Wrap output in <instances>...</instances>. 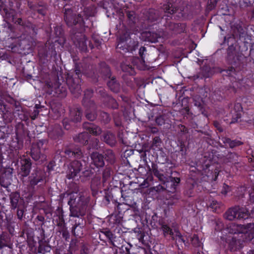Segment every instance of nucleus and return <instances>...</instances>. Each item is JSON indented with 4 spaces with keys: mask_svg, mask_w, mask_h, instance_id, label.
<instances>
[{
    "mask_svg": "<svg viewBox=\"0 0 254 254\" xmlns=\"http://www.w3.org/2000/svg\"><path fill=\"white\" fill-rule=\"evenodd\" d=\"M143 34L148 41L155 43L158 42L159 38L167 37L168 36V32L160 30L157 32L146 31L144 32Z\"/></svg>",
    "mask_w": 254,
    "mask_h": 254,
    "instance_id": "0eeeda50",
    "label": "nucleus"
},
{
    "mask_svg": "<svg viewBox=\"0 0 254 254\" xmlns=\"http://www.w3.org/2000/svg\"><path fill=\"white\" fill-rule=\"evenodd\" d=\"M63 124L65 129H69L70 128V126L68 119H64L63 121Z\"/></svg>",
    "mask_w": 254,
    "mask_h": 254,
    "instance_id": "4d7b16f0",
    "label": "nucleus"
},
{
    "mask_svg": "<svg viewBox=\"0 0 254 254\" xmlns=\"http://www.w3.org/2000/svg\"><path fill=\"white\" fill-rule=\"evenodd\" d=\"M70 116L73 122H78L81 121L82 113L79 108H74L70 110Z\"/></svg>",
    "mask_w": 254,
    "mask_h": 254,
    "instance_id": "b1692460",
    "label": "nucleus"
},
{
    "mask_svg": "<svg viewBox=\"0 0 254 254\" xmlns=\"http://www.w3.org/2000/svg\"><path fill=\"white\" fill-rule=\"evenodd\" d=\"M106 100H104V102H107V105L111 108L113 109H117L118 107V104L116 101L111 96H107L105 98Z\"/></svg>",
    "mask_w": 254,
    "mask_h": 254,
    "instance_id": "c9c22d12",
    "label": "nucleus"
},
{
    "mask_svg": "<svg viewBox=\"0 0 254 254\" xmlns=\"http://www.w3.org/2000/svg\"><path fill=\"white\" fill-rule=\"evenodd\" d=\"M137 46V42L131 39L128 34H126L120 37L117 48L119 52L124 53L134 51Z\"/></svg>",
    "mask_w": 254,
    "mask_h": 254,
    "instance_id": "20e7f679",
    "label": "nucleus"
},
{
    "mask_svg": "<svg viewBox=\"0 0 254 254\" xmlns=\"http://www.w3.org/2000/svg\"><path fill=\"white\" fill-rule=\"evenodd\" d=\"M166 121V116L165 115H161L156 118L155 121L158 126H162L165 124Z\"/></svg>",
    "mask_w": 254,
    "mask_h": 254,
    "instance_id": "a18cd8bd",
    "label": "nucleus"
},
{
    "mask_svg": "<svg viewBox=\"0 0 254 254\" xmlns=\"http://www.w3.org/2000/svg\"><path fill=\"white\" fill-rule=\"evenodd\" d=\"M100 71L101 74L105 78H109L110 79L113 77L109 67L105 63L101 64Z\"/></svg>",
    "mask_w": 254,
    "mask_h": 254,
    "instance_id": "c85d7f7f",
    "label": "nucleus"
},
{
    "mask_svg": "<svg viewBox=\"0 0 254 254\" xmlns=\"http://www.w3.org/2000/svg\"><path fill=\"white\" fill-rule=\"evenodd\" d=\"M62 236L66 240L69 238V235L66 229L63 228L62 230Z\"/></svg>",
    "mask_w": 254,
    "mask_h": 254,
    "instance_id": "864d4df0",
    "label": "nucleus"
},
{
    "mask_svg": "<svg viewBox=\"0 0 254 254\" xmlns=\"http://www.w3.org/2000/svg\"><path fill=\"white\" fill-rule=\"evenodd\" d=\"M220 144L223 143L224 144L221 145V146H224L225 147H229L233 148L243 144V143L240 141L236 140H232L230 138L226 137H222L221 138H220Z\"/></svg>",
    "mask_w": 254,
    "mask_h": 254,
    "instance_id": "ddd939ff",
    "label": "nucleus"
},
{
    "mask_svg": "<svg viewBox=\"0 0 254 254\" xmlns=\"http://www.w3.org/2000/svg\"><path fill=\"white\" fill-rule=\"evenodd\" d=\"M26 27L27 28L31 29L32 30L34 33H36V31L37 30V29L36 28V26L31 23H28L26 25Z\"/></svg>",
    "mask_w": 254,
    "mask_h": 254,
    "instance_id": "bf43d9fd",
    "label": "nucleus"
},
{
    "mask_svg": "<svg viewBox=\"0 0 254 254\" xmlns=\"http://www.w3.org/2000/svg\"><path fill=\"white\" fill-rule=\"evenodd\" d=\"M223 205L221 203L215 200H212L209 204V207L212 210L216 213H219L222 211Z\"/></svg>",
    "mask_w": 254,
    "mask_h": 254,
    "instance_id": "c756f323",
    "label": "nucleus"
},
{
    "mask_svg": "<svg viewBox=\"0 0 254 254\" xmlns=\"http://www.w3.org/2000/svg\"><path fill=\"white\" fill-rule=\"evenodd\" d=\"M101 232L104 234L109 239H114L115 238L114 234L109 230L101 231Z\"/></svg>",
    "mask_w": 254,
    "mask_h": 254,
    "instance_id": "8fccbe9b",
    "label": "nucleus"
},
{
    "mask_svg": "<svg viewBox=\"0 0 254 254\" xmlns=\"http://www.w3.org/2000/svg\"><path fill=\"white\" fill-rule=\"evenodd\" d=\"M89 109H87L86 111V117L90 121H94L97 117V114L95 112V105H88Z\"/></svg>",
    "mask_w": 254,
    "mask_h": 254,
    "instance_id": "393cba45",
    "label": "nucleus"
},
{
    "mask_svg": "<svg viewBox=\"0 0 254 254\" xmlns=\"http://www.w3.org/2000/svg\"><path fill=\"white\" fill-rule=\"evenodd\" d=\"M29 7L34 11H37L39 14L45 15L47 12V7L46 6L40 4H33L32 3H28Z\"/></svg>",
    "mask_w": 254,
    "mask_h": 254,
    "instance_id": "cd10ccee",
    "label": "nucleus"
},
{
    "mask_svg": "<svg viewBox=\"0 0 254 254\" xmlns=\"http://www.w3.org/2000/svg\"><path fill=\"white\" fill-rule=\"evenodd\" d=\"M39 246L38 250L39 253L45 254V253L50 252L51 248L49 245L42 241L39 242Z\"/></svg>",
    "mask_w": 254,
    "mask_h": 254,
    "instance_id": "f704fd0d",
    "label": "nucleus"
},
{
    "mask_svg": "<svg viewBox=\"0 0 254 254\" xmlns=\"http://www.w3.org/2000/svg\"><path fill=\"white\" fill-rule=\"evenodd\" d=\"M10 206L12 209H15L16 208L21 207V199L18 193L14 192L10 195Z\"/></svg>",
    "mask_w": 254,
    "mask_h": 254,
    "instance_id": "6ab92c4d",
    "label": "nucleus"
},
{
    "mask_svg": "<svg viewBox=\"0 0 254 254\" xmlns=\"http://www.w3.org/2000/svg\"><path fill=\"white\" fill-rule=\"evenodd\" d=\"M162 17L160 12L158 10L149 9L148 11V19L151 22H154Z\"/></svg>",
    "mask_w": 254,
    "mask_h": 254,
    "instance_id": "4be33fe9",
    "label": "nucleus"
},
{
    "mask_svg": "<svg viewBox=\"0 0 254 254\" xmlns=\"http://www.w3.org/2000/svg\"><path fill=\"white\" fill-rule=\"evenodd\" d=\"M82 173L83 176L87 178V177H89L91 176V175L92 174V172L89 168H88V169H86L85 171H84L83 172H82Z\"/></svg>",
    "mask_w": 254,
    "mask_h": 254,
    "instance_id": "6e6d98bb",
    "label": "nucleus"
},
{
    "mask_svg": "<svg viewBox=\"0 0 254 254\" xmlns=\"http://www.w3.org/2000/svg\"><path fill=\"white\" fill-rule=\"evenodd\" d=\"M21 172L20 174L23 177L27 176L30 172L31 162L29 159H24L21 161Z\"/></svg>",
    "mask_w": 254,
    "mask_h": 254,
    "instance_id": "2eb2a0df",
    "label": "nucleus"
},
{
    "mask_svg": "<svg viewBox=\"0 0 254 254\" xmlns=\"http://www.w3.org/2000/svg\"><path fill=\"white\" fill-rule=\"evenodd\" d=\"M163 10L165 13L172 14L176 12L177 8L170 2L163 5Z\"/></svg>",
    "mask_w": 254,
    "mask_h": 254,
    "instance_id": "72a5a7b5",
    "label": "nucleus"
},
{
    "mask_svg": "<svg viewBox=\"0 0 254 254\" xmlns=\"http://www.w3.org/2000/svg\"><path fill=\"white\" fill-rule=\"evenodd\" d=\"M64 13V19L67 25L72 27L78 25L79 31L76 32L75 29L71 31V38L74 45L78 47L81 51L87 49L86 39L82 32L84 30L85 23L81 14H77L69 8H65Z\"/></svg>",
    "mask_w": 254,
    "mask_h": 254,
    "instance_id": "f257e3e1",
    "label": "nucleus"
},
{
    "mask_svg": "<svg viewBox=\"0 0 254 254\" xmlns=\"http://www.w3.org/2000/svg\"><path fill=\"white\" fill-rule=\"evenodd\" d=\"M23 213H24V210L21 208V207H19L17 208V217L19 219H20V220L22 219L23 215Z\"/></svg>",
    "mask_w": 254,
    "mask_h": 254,
    "instance_id": "5fc2aeb1",
    "label": "nucleus"
},
{
    "mask_svg": "<svg viewBox=\"0 0 254 254\" xmlns=\"http://www.w3.org/2000/svg\"><path fill=\"white\" fill-rule=\"evenodd\" d=\"M161 142V139L158 136L155 137L153 139V144H157Z\"/></svg>",
    "mask_w": 254,
    "mask_h": 254,
    "instance_id": "338daca9",
    "label": "nucleus"
},
{
    "mask_svg": "<svg viewBox=\"0 0 254 254\" xmlns=\"http://www.w3.org/2000/svg\"><path fill=\"white\" fill-rule=\"evenodd\" d=\"M62 135V130L59 125L55 126L49 131V136L53 139H56Z\"/></svg>",
    "mask_w": 254,
    "mask_h": 254,
    "instance_id": "aec40b11",
    "label": "nucleus"
},
{
    "mask_svg": "<svg viewBox=\"0 0 254 254\" xmlns=\"http://www.w3.org/2000/svg\"><path fill=\"white\" fill-rule=\"evenodd\" d=\"M45 150L43 140H39L37 143L32 144L30 154L32 158L35 161H43L45 160Z\"/></svg>",
    "mask_w": 254,
    "mask_h": 254,
    "instance_id": "423d86ee",
    "label": "nucleus"
},
{
    "mask_svg": "<svg viewBox=\"0 0 254 254\" xmlns=\"http://www.w3.org/2000/svg\"><path fill=\"white\" fill-rule=\"evenodd\" d=\"M80 75V70L76 66L74 71L72 73L71 75L68 76L66 80L67 84L69 87V90L75 96H78L81 93Z\"/></svg>",
    "mask_w": 254,
    "mask_h": 254,
    "instance_id": "7ed1b4c3",
    "label": "nucleus"
},
{
    "mask_svg": "<svg viewBox=\"0 0 254 254\" xmlns=\"http://www.w3.org/2000/svg\"><path fill=\"white\" fill-rule=\"evenodd\" d=\"M10 180L8 178L5 177V175H2L0 178V185L6 188L10 185Z\"/></svg>",
    "mask_w": 254,
    "mask_h": 254,
    "instance_id": "58836bf2",
    "label": "nucleus"
},
{
    "mask_svg": "<svg viewBox=\"0 0 254 254\" xmlns=\"http://www.w3.org/2000/svg\"><path fill=\"white\" fill-rule=\"evenodd\" d=\"M160 225L161 229L163 231L164 236H166L167 235H170L172 239L175 240L174 233L172 229L165 223H161Z\"/></svg>",
    "mask_w": 254,
    "mask_h": 254,
    "instance_id": "2f4dec72",
    "label": "nucleus"
},
{
    "mask_svg": "<svg viewBox=\"0 0 254 254\" xmlns=\"http://www.w3.org/2000/svg\"><path fill=\"white\" fill-rule=\"evenodd\" d=\"M107 85L109 88L114 92L118 93L120 90V84L114 76L112 77L107 82Z\"/></svg>",
    "mask_w": 254,
    "mask_h": 254,
    "instance_id": "412c9836",
    "label": "nucleus"
},
{
    "mask_svg": "<svg viewBox=\"0 0 254 254\" xmlns=\"http://www.w3.org/2000/svg\"><path fill=\"white\" fill-rule=\"evenodd\" d=\"M110 176V171L109 169H106L103 173V179L105 181Z\"/></svg>",
    "mask_w": 254,
    "mask_h": 254,
    "instance_id": "3c124183",
    "label": "nucleus"
},
{
    "mask_svg": "<svg viewBox=\"0 0 254 254\" xmlns=\"http://www.w3.org/2000/svg\"><path fill=\"white\" fill-rule=\"evenodd\" d=\"M175 233H176V234H174L175 240L178 239L179 242L185 243V241L183 239V236L181 235V234L179 231H175Z\"/></svg>",
    "mask_w": 254,
    "mask_h": 254,
    "instance_id": "de8ad7c7",
    "label": "nucleus"
},
{
    "mask_svg": "<svg viewBox=\"0 0 254 254\" xmlns=\"http://www.w3.org/2000/svg\"><path fill=\"white\" fill-rule=\"evenodd\" d=\"M15 23L18 24L26 26V24H25L21 18H18L15 22Z\"/></svg>",
    "mask_w": 254,
    "mask_h": 254,
    "instance_id": "774afa93",
    "label": "nucleus"
},
{
    "mask_svg": "<svg viewBox=\"0 0 254 254\" xmlns=\"http://www.w3.org/2000/svg\"><path fill=\"white\" fill-rule=\"evenodd\" d=\"M219 0H208V4L212 6H214Z\"/></svg>",
    "mask_w": 254,
    "mask_h": 254,
    "instance_id": "0e129e2a",
    "label": "nucleus"
},
{
    "mask_svg": "<svg viewBox=\"0 0 254 254\" xmlns=\"http://www.w3.org/2000/svg\"><path fill=\"white\" fill-rule=\"evenodd\" d=\"M250 198L249 200L253 203H254V187L253 188L252 191L250 192Z\"/></svg>",
    "mask_w": 254,
    "mask_h": 254,
    "instance_id": "052dcab7",
    "label": "nucleus"
},
{
    "mask_svg": "<svg viewBox=\"0 0 254 254\" xmlns=\"http://www.w3.org/2000/svg\"><path fill=\"white\" fill-rule=\"evenodd\" d=\"M109 254H118V249L113 247H109Z\"/></svg>",
    "mask_w": 254,
    "mask_h": 254,
    "instance_id": "680f3d73",
    "label": "nucleus"
},
{
    "mask_svg": "<svg viewBox=\"0 0 254 254\" xmlns=\"http://www.w3.org/2000/svg\"><path fill=\"white\" fill-rule=\"evenodd\" d=\"M91 158L92 161V164L97 168L103 167L104 165V156L99 153L93 152L91 155Z\"/></svg>",
    "mask_w": 254,
    "mask_h": 254,
    "instance_id": "4468645a",
    "label": "nucleus"
},
{
    "mask_svg": "<svg viewBox=\"0 0 254 254\" xmlns=\"http://www.w3.org/2000/svg\"><path fill=\"white\" fill-rule=\"evenodd\" d=\"M64 153L68 158H75L77 159H82L81 161L75 160L70 162L68 165L66 170V177L68 179H73L84 168L86 169L87 166L88 156H85L80 148H76L73 150L66 148Z\"/></svg>",
    "mask_w": 254,
    "mask_h": 254,
    "instance_id": "f03ea898",
    "label": "nucleus"
},
{
    "mask_svg": "<svg viewBox=\"0 0 254 254\" xmlns=\"http://www.w3.org/2000/svg\"><path fill=\"white\" fill-rule=\"evenodd\" d=\"M100 118L105 124L109 123L111 119L109 115L107 113L104 112H101Z\"/></svg>",
    "mask_w": 254,
    "mask_h": 254,
    "instance_id": "37998d69",
    "label": "nucleus"
},
{
    "mask_svg": "<svg viewBox=\"0 0 254 254\" xmlns=\"http://www.w3.org/2000/svg\"><path fill=\"white\" fill-rule=\"evenodd\" d=\"M228 58L230 60H233L236 54L235 49L233 46H230L227 49Z\"/></svg>",
    "mask_w": 254,
    "mask_h": 254,
    "instance_id": "ea45409f",
    "label": "nucleus"
},
{
    "mask_svg": "<svg viewBox=\"0 0 254 254\" xmlns=\"http://www.w3.org/2000/svg\"><path fill=\"white\" fill-rule=\"evenodd\" d=\"M241 115L240 113L237 112L235 117H233L230 124H234L237 123L238 120L241 118Z\"/></svg>",
    "mask_w": 254,
    "mask_h": 254,
    "instance_id": "603ef678",
    "label": "nucleus"
},
{
    "mask_svg": "<svg viewBox=\"0 0 254 254\" xmlns=\"http://www.w3.org/2000/svg\"><path fill=\"white\" fill-rule=\"evenodd\" d=\"M84 225L82 218L75 220V224L72 228V233L76 237H80L83 235V228Z\"/></svg>",
    "mask_w": 254,
    "mask_h": 254,
    "instance_id": "f8f14e48",
    "label": "nucleus"
},
{
    "mask_svg": "<svg viewBox=\"0 0 254 254\" xmlns=\"http://www.w3.org/2000/svg\"><path fill=\"white\" fill-rule=\"evenodd\" d=\"M129 60L132 61L131 64H128L127 63H124L121 64V67L124 72H127L130 75H133L134 73V67H133V65H134L135 61L138 60V59L135 58H129Z\"/></svg>",
    "mask_w": 254,
    "mask_h": 254,
    "instance_id": "f3484780",
    "label": "nucleus"
},
{
    "mask_svg": "<svg viewBox=\"0 0 254 254\" xmlns=\"http://www.w3.org/2000/svg\"><path fill=\"white\" fill-rule=\"evenodd\" d=\"M194 105L197 107L202 114H204V103L202 99L199 96H195L193 98Z\"/></svg>",
    "mask_w": 254,
    "mask_h": 254,
    "instance_id": "bb28decb",
    "label": "nucleus"
},
{
    "mask_svg": "<svg viewBox=\"0 0 254 254\" xmlns=\"http://www.w3.org/2000/svg\"><path fill=\"white\" fill-rule=\"evenodd\" d=\"M45 173L44 171L40 169L34 170L31 174L30 179V184L31 186H36L38 183L43 181L45 178Z\"/></svg>",
    "mask_w": 254,
    "mask_h": 254,
    "instance_id": "9d476101",
    "label": "nucleus"
},
{
    "mask_svg": "<svg viewBox=\"0 0 254 254\" xmlns=\"http://www.w3.org/2000/svg\"><path fill=\"white\" fill-rule=\"evenodd\" d=\"M48 86H49L50 88H52L51 91L54 92L55 93L54 95L60 97H63L66 95L65 88L62 86L59 82H56L52 85L48 84Z\"/></svg>",
    "mask_w": 254,
    "mask_h": 254,
    "instance_id": "9b49d317",
    "label": "nucleus"
},
{
    "mask_svg": "<svg viewBox=\"0 0 254 254\" xmlns=\"http://www.w3.org/2000/svg\"><path fill=\"white\" fill-rule=\"evenodd\" d=\"M127 17L129 24H133L135 22L136 16L134 12L128 11L127 12Z\"/></svg>",
    "mask_w": 254,
    "mask_h": 254,
    "instance_id": "79ce46f5",
    "label": "nucleus"
},
{
    "mask_svg": "<svg viewBox=\"0 0 254 254\" xmlns=\"http://www.w3.org/2000/svg\"><path fill=\"white\" fill-rule=\"evenodd\" d=\"M39 114V111L37 110H35L34 111V112L32 113V115L31 116V118L32 120H34L36 118L37 116Z\"/></svg>",
    "mask_w": 254,
    "mask_h": 254,
    "instance_id": "69168bd1",
    "label": "nucleus"
},
{
    "mask_svg": "<svg viewBox=\"0 0 254 254\" xmlns=\"http://www.w3.org/2000/svg\"><path fill=\"white\" fill-rule=\"evenodd\" d=\"M146 51V48L144 47H142L140 48L139 51V54L141 58V60L144 62V59L143 57V53Z\"/></svg>",
    "mask_w": 254,
    "mask_h": 254,
    "instance_id": "e2e57ef3",
    "label": "nucleus"
},
{
    "mask_svg": "<svg viewBox=\"0 0 254 254\" xmlns=\"http://www.w3.org/2000/svg\"><path fill=\"white\" fill-rule=\"evenodd\" d=\"M75 201L76 198H74V195H71L68 202V204L70 205V216L77 217L78 219L79 218H80V216L84 215V213L83 211H81L78 206H76V205L73 206L75 204Z\"/></svg>",
    "mask_w": 254,
    "mask_h": 254,
    "instance_id": "1a4fd4ad",
    "label": "nucleus"
},
{
    "mask_svg": "<svg viewBox=\"0 0 254 254\" xmlns=\"http://www.w3.org/2000/svg\"><path fill=\"white\" fill-rule=\"evenodd\" d=\"M103 140L111 146L115 145L117 140L114 134L110 131L105 132L102 135Z\"/></svg>",
    "mask_w": 254,
    "mask_h": 254,
    "instance_id": "a211bd4d",
    "label": "nucleus"
},
{
    "mask_svg": "<svg viewBox=\"0 0 254 254\" xmlns=\"http://www.w3.org/2000/svg\"><path fill=\"white\" fill-rule=\"evenodd\" d=\"M92 91L91 90H87L85 91L84 93V97L83 99V104L85 106H88V105H94L93 101L90 100V98L92 97Z\"/></svg>",
    "mask_w": 254,
    "mask_h": 254,
    "instance_id": "7c9ffc66",
    "label": "nucleus"
},
{
    "mask_svg": "<svg viewBox=\"0 0 254 254\" xmlns=\"http://www.w3.org/2000/svg\"><path fill=\"white\" fill-rule=\"evenodd\" d=\"M99 142V141L98 139H96V138L94 139L93 140V143L92 144V148L95 149H98V148L99 147V145H98Z\"/></svg>",
    "mask_w": 254,
    "mask_h": 254,
    "instance_id": "13d9d810",
    "label": "nucleus"
},
{
    "mask_svg": "<svg viewBox=\"0 0 254 254\" xmlns=\"http://www.w3.org/2000/svg\"><path fill=\"white\" fill-rule=\"evenodd\" d=\"M105 158L107 161L110 163H114L115 161V156L113 151L110 149H107L104 152Z\"/></svg>",
    "mask_w": 254,
    "mask_h": 254,
    "instance_id": "473e14b6",
    "label": "nucleus"
},
{
    "mask_svg": "<svg viewBox=\"0 0 254 254\" xmlns=\"http://www.w3.org/2000/svg\"><path fill=\"white\" fill-rule=\"evenodd\" d=\"M237 231H235L234 233H241L242 234V236H243V234L247 233L248 231L246 228H243L242 225H238L237 226Z\"/></svg>",
    "mask_w": 254,
    "mask_h": 254,
    "instance_id": "49530a36",
    "label": "nucleus"
},
{
    "mask_svg": "<svg viewBox=\"0 0 254 254\" xmlns=\"http://www.w3.org/2000/svg\"><path fill=\"white\" fill-rule=\"evenodd\" d=\"M54 31L56 36L57 37H60L63 35L62 28L60 26L55 27Z\"/></svg>",
    "mask_w": 254,
    "mask_h": 254,
    "instance_id": "09e8293b",
    "label": "nucleus"
},
{
    "mask_svg": "<svg viewBox=\"0 0 254 254\" xmlns=\"http://www.w3.org/2000/svg\"><path fill=\"white\" fill-rule=\"evenodd\" d=\"M164 25L166 27L164 31H168V35L171 32L175 33H180L184 32L186 30V25L184 23L176 24L170 21H167Z\"/></svg>",
    "mask_w": 254,
    "mask_h": 254,
    "instance_id": "6e6552de",
    "label": "nucleus"
},
{
    "mask_svg": "<svg viewBox=\"0 0 254 254\" xmlns=\"http://www.w3.org/2000/svg\"><path fill=\"white\" fill-rule=\"evenodd\" d=\"M151 167V169H150V171H151L154 176L157 177L160 180H162L163 179V175L158 170L157 165L152 163Z\"/></svg>",
    "mask_w": 254,
    "mask_h": 254,
    "instance_id": "4c0bfd02",
    "label": "nucleus"
},
{
    "mask_svg": "<svg viewBox=\"0 0 254 254\" xmlns=\"http://www.w3.org/2000/svg\"><path fill=\"white\" fill-rule=\"evenodd\" d=\"M89 136L87 132H83L79 133L77 136L74 137V140L76 142L80 143L82 144H85L88 142Z\"/></svg>",
    "mask_w": 254,
    "mask_h": 254,
    "instance_id": "5701e85b",
    "label": "nucleus"
},
{
    "mask_svg": "<svg viewBox=\"0 0 254 254\" xmlns=\"http://www.w3.org/2000/svg\"><path fill=\"white\" fill-rule=\"evenodd\" d=\"M249 211L244 207L235 206L229 209L225 213V218L232 221L234 219H246L249 217Z\"/></svg>",
    "mask_w": 254,
    "mask_h": 254,
    "instance_id": "39448f33",
    "label": "nucleus"
},
{
    "mask_svg": "<svg viewBox=\"0 0 254 254\" xmlns=\"http://www.w3.org/2000/svg\"><path fill=\"white\" fill-rule=\"evenodd\" d=\"M83 127L94 135H99L102 132V130L100 127L92 124L85 123L83 125Z\"/></svg>",
    "mask_w": 254,
    "mask_h": 254,
    "instance_id": "dca6fc26",
    "label": "nucleus"
},
{
    "mask_svg": "<svg viewBox=\"0 0 254 254\" xmlns=\"http://www.w3.org/2000/svg\"><path fill=\"white\" fill-rule=\"evenodd\" d=\"M238 155L233 152L229 153L226 157L227 160L229 162H231L233 163H236L238 161Z\"/></svg>",
    "mask_w": 254,
    "mask_h": 254,
    "instance_id": "a19ab883",
    "label": "nucleus"
},
{
    "mask_svg": "<svg viewBox=\"0 0 254 254\" xmlns=\"http://www.w3.org/2000/svg\"><path fill=\"white\" fill-rule=\"evenodd\" d=\"M229 247L231 251H234L237 249H238L241 243L243 241L241 239H239L238 237L234 236L231 238V240H229Z\"/></svg>",
    "mask_w": 254,
    "mask_h": 254,
    "instance_id": "a878e982",
    "label": "nucleus"
},
{
    "mask_svg": "<svg viewBox=\"0 0 254 254\" xmlns=\"http://www.w3.org/2000/svg\"><path fill=\"white\" fill-rule=\"evenodd\" d=\"M234 32L236 34H238L239 36L240 37L241 35L245 33V30L242 25L240 24H237L235 26Z\"/></svg>",
    "mask_w": 254,
    "mask_h": 254,
    "instance_id": "c03bdc74",
    "label": "nucleus"
},
{
    "mask_svg": "<svg viewBox=\"0 0 254 254\" xmlns=\"http://www.w3.org/2000/svg\"><path fill=\"white\" fill-rule=\"evenodd\" d=\"M191 244L195 248H202V243L199 241L197 235L194 234L190 238Z\"/></svg>",
    "mask_w": 254,
    "mask_h": 254,
    "instance_id": "e433bc0d",
    "label": "nucleus"
}]
</instances>
